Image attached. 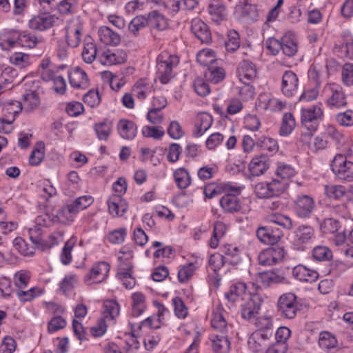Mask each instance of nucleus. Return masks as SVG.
Masks as SVG:
<instances>
[{
	"label": "nucleus",
	"mask_w": 353,
	"mask_h": 353,
	"mask_svg": "<svg viewBox=\"0 0 353 353\" xmlns=\"http://www.w3.org/2000/svg\"><path fill=\"white\" fill-rule=\"evenodd\" d=\"M65 65L61 64L57 67L49 65L48 61L46 59V81H52V89L58 94L63 95L66 91V82L65 79L59 74V70H64Z\"/></svg>",
	"instance_id": "obj_9"
},
{
	"label": "nucleus",
	"mask_w": 353,
	"mask_h": 353,
	"mask_svg": "<svg viewBox=\"0 0 353 353\" xmlns=\"http://www.w3.org/2000/svg\"><path fill=\"white\" fill-rule=\"evenodd\" d=\"M296 126V121L291 113H285L283 116L279 134L282 137L290 135Z\"/></svg>",
	"instance_id": "obj_52"
},
{
	"label": "nucleus",
	"mask_w": 353,
	"mask_h": 353,
	"mask_svg": "<svg viewBox=\"0 0 353 353\" xmlns=\"http://www.w3.org/2000/svg\"><path fill=\"white\" fill-rule=\"evenodd\" d=\"M247 292V286L244 282L236 281L231 284L228 292L224 294L225 298L230 303L243 301L250 295Z\"/></svg>",
	"instance_id": "obj_21"
},
{
	"label": "nucleus",
	"mask_w": 353,
	"mask_h": 353,
	"mask_svg": "<svg viewBox=\"0 0 353 353\" xmlns=\"http://www.w3.org/2000/svg\"><path fill=\"white\" fill-rule=\"evenodd\" d=\"M281 51L283 54L288 57H292L298 52V42L295 35L291 32H286L281 37Z\"/></svg>",
	"instance_id": "obj_30"
},
{
	"label": "nucleus",
	"mask_w": 353,
	"mask_h": 353,
	"mask_svg": "<svg viewBox=\"0 0 353 353\" xmlns=\"http://www.w3.org/2000/svg\"><path fill=\"white\" fill-rule=\"evenodd\" d=\"M77 242L76 236H71L65 243L60 254V260L63 265H68L72 262V251Z\"/></svg>",
	"instance_id": "obj_51"
},
{
	"label": "nucleus",
	"mask_w": 353,
	"mask_h": 353,
	"mask_svg": "<svg viewBox=\"0 0 353 353\" xmlns=\"http://www.w3.org/2000/svg\"><path fill=\"white\" fill-rule=\"evenodd\" d=\"M98 60L104 65L121 64L125 61L126 54L122 50L107 49L98 55Z\"/></svg>",
	"instance_id": "obj_19"
},
{
	"label": "nucleus",
	"mask_w": 353,
	"mask_h": 353,
	"mask_svg": "<svg viewBox=\"0 0 353 353\" xmlns=\"http://www.w3.org/2000/svg\"><path fill=\"white\" fill-rule=\"evenodd\" d=\"M275 174L282 179L281 181L285 182V180H289L294 177L296 174V171L295 168L290 164L283 162H278Z\"/></svg>",
	"instance_id": "obj_50"
},
{
	"label": "nucleus",
	"mask_w": 353,
	"mask_h": 353,
	"mask_svg": "<svg viewBox=\"0 0 353 353\" xmlns=\"http://www.w3.org/2000/svg\"><path fill=\"white\" fill-rule=\"evenodd\" d=\"M200 264L197 261L188 263L179 267L177 277L179 283H185L188 282L194 274Z\"/></svg>",
	"instance_id": "obj_44"
},
{
	"label": "nucleus",
	"mask_w": 353,
	"mask_h": 353,
	"mask_svg": "<svg viewBox=\"0 0 353 353\" xmlns=\"http://www.w3.org/2000/svg\"><path fill=\"white\" fill-rule=\"evenodd\" d=\"M119 260L118 271H132L134 252L132 247L123 246L117 254Z\"/></svg>",
	"instance_id": "obj_23"
},
{
	"label": "nucleus",
	"mask_w": 353,
	"mask_h": 353,
	"mask_svg": "<svg viewBox=\"0 0 353 353\" xmlns=\"http://www.w3.org/2000/svg\"><path fill=\"white\" fill-rule=\"evenodd\" d=\"M299 79L291 70L285 72L282 77L281 92L288 97L294 96L298 90Z\"/></svg>",
	"instance_id": "obj_20"
},
{
	"label": "nucleus",
	"mask_w": 353,
	"mask_h": 353,
	"mask_svg": "<svg viewBox=\"0 0 353 353\" xmlns=\"http://www.w3.org/2000/svg\"><path fill=\"white\" fill-rule=\"evenodd\" d=\"M70 84L74 88L85 89L89 85L86 72L80 67H74L68 72Z\"/></svg>",
	"instance_id": "obj_24"
},
{
	"label": "nucleus",
	"mask_w": 353,
	"mask_h": 353,
	"mask_svg": "<svg viewBox=\"0 0 353 353\" xmlns=\"http://www.w3.org/2000/svg\"><path fill=\"white\" fill-rule=\"evenodd\" d=\"M131 337L126 341L124 347L125 353H137L140 347V343L137 339L139 335V330H136L135 326L131 325Z\"/></svg>",
	"instance_id": "obj_58"
},
{
	"label": "nucleus",
	"mask_w": 353,
	"mask_h": 353,
	"mask_svg": "<svg viewBox=\"0 0 353 353\" xmlns=\"http://www.w3.org/2000/svg\"><path fill=\"white\" fill-rule=\"evenodd\" d=\"M256 106L260 110L279 112L285 108L286 103L270 94L261 93L257 99Z\"/></svg>",
	"instance_id": "obj_15"
},
{
	"label": "nucleus",
	"mask_w": 353,
	"mask_h": 353,
	"mask_svg": "<svg viewBox=\"0 0 353 353\" xmlns=\"http://www.w3.org/2000/svg\"><path fill=\"white\" fill-rule=\"evenodd\" d=\"M323 92L326 96L325 103L329 109L339 110L347 106V96L339 84L335 83H327L324 86Z\"/></svg>",
	"instance_id": "obj_5"
},
{
	"label": "nucleus",
	"mask_w": 353,
	"mask_h": 353,
	"mask_svg": "<svg viewBox=\"0 0 353 353\" xmlns=\"http://www.w3.org/2000/svg\"><path fill=\"white\" fill-rule=\"evenodd\" d=\"M130 314L134 317L141 316L147 307L146 296L141 292H135L131 294Z\"/></svg>",
	"instance_id": "obj_33"
},
{
	"label": "nucleus",
	"mask_w": 353,
	"mask_h": 353,
	"mask_svg": "<svg viewBox=\"0 0 353 353\" xmlns=\"http://www.w3.org/2000/svg\"><path fill=\"white\" fill-rule=\"evenodd\" d=\"M277 310L281 317L294 319L299 310L296 296L291 292L283 294L278 300Z\"/></svg>",
	"instance_id": "obj_7"
},
{
	"label": "nucleus",
	"mask_w": 353,
	"mask_h": 353,
	"mask_svg": "<svg viewBox=\"0 0 353 353\" xmlns=\"http://www.w3.org/2000/svg\"><path fill=\"white\" fill-rule=\"evenodd\" d=\"M268 220L270 222L277 224L282 226L286 230H290L293 227V223L292 219L284 214L274 213L269 216Z\"/></svg>",
	"instance_id": "obj_61"
},
{
	"label": "nucleus",
	"mask_w": 353,
	"mask_h": 353,
	"mask_svg": "<svg viewBox=\"0 0 353 353\" xmlns=\"http://www.w3.org/2000/svg\"><path fill=\"white\" fill-rule=\"evenodd\" d=\"M117 130L119 136L125 140H132L137 134V125L130 120L122 119L117 124Z\"/></svg>",
	"instance_id": "obj_27"
},
{
	"label": "nucleus",
	"mask_w": 353,
	"mask_h": 353,
	"mask_svg": "<svg viewBox=\"0 0 353 353\" xmlns=\"http://www.w3.org/2000/svg\"><path fill=\"white\" fill-rule=\"evenodd\" d=\"M325 195L334 200H339L343 197L346 192V189L341 185L329 184L324 187Z\"/></svg>",
	"instance_id": "obj_55"
},
{
	"label": "nucleus",
	"mask_w": 353,
	"mask_h": 353,
	"mask_svg": "<svg viewBox=\"0 0 353 353\" xmlns=\"http://www.w3.org/2000/svg\"><path fill=\"white\" fill-rule=\"evenodd\" d=\"M226 232L227 226L224 223L221 221L215 222L211 238L208 243V246L212 249L217 248L221 239L225 235Z\"/></svg>",
	"instance_id": "obj_41"
},
{
	"label": "nucleus",
	"mask_w": 353,
	"mask_h": 353,
	"mask_svg": "<svg viewBox=\"0 0 353 353\" xmlns=\"http://www.w3.org/2000/svg\"><path fill=\"white\" fill-rule=\"evenodd\" d=\"M153 91V86L148 79H140L135 82L132 92L139 100L143 101Z\"/></svg>",
	"instance_id": "obj_31"
},
{
	"label": "nucleus",
	"mask_w": 353,
	"mask_h": 353,
	"mask_svg": "<svg viewBox=\"0 0 353 353\" xmlns=\"http://www.w3.org/2000/svg\"><path fill=\"white\" fill-rule=\"evenodd\" d=\"M151 248H157L153 254L154 257L156 259L170 258L173 252L171 246H164L162 242L157 241L152 242Z\"/></svg>",
	"instance_id": "obj_60"
},
{
	"label": "nucleus",
	"mask_w": 353,
	"mask_h": 353,
	"mask_svg": "<svg viewBox=\"0 0 353 353\" xmlns=\"http://www.w3.org/2000/svg\"><path fill=\"white\" fill-rule=\"evenodd\" d=\"M324 117L323 104L318 103L301 110V123L303 128L310 132L318 129L319 123Z\"/></svg>",
	"instance_id": "obj_3"
},
{
	"label": "nucleus",
	"mask_w": 353,
	"mask_h": 353,
	"mask_svg": "<svg viewBox=\"0 0 353 353\" xmlns=\"http://www.w3.org/2000/svg\"><path fill=\"white\" fill-rule=\"evenodd\" d=\"M315 207V201L311 196L302 194L294 201L293 209L298 217L307 219L311 216Z\"/></svg>",
	"instance_id": "obj_12"
},
{
	"label": "nucleus",
	"mask_w": 353,
	"mask_h": 353,
	"mask_svg": "<svg viewBox=\"0 0 353 353\" xmlns=\"http://www.w3.org/2000/svg\"><path fill=\"white\" fill-rule=\"evenodd\" d=\"M98 34L100 41L105 45L117 46L121 41L119 34L107 26L101 27Z\"/></svg>",
	"instance_id": "obj_42"
},
{
	"label": "nucleus",
	"mask_w": 353,
	"mask_h": 353,
	"mask_svg": "<svg viewBox=\"0 0 353 353\" xmlns=\"http://www.w3.org/2000/svg\"><path fill=\"white\" fill-rule=\"evenodd\" d=\"M110 270V265L105 261L95 263L83 277V281L88 285L98 284L105 281Z\"/></svg>",
	"instance_id": "obj_8"
},
{
	"label": "nucleus",
	"mask_w": 353,
	"mask_h": 353,
	"mask_svg": "<svg viewBox=\"0 0 353 353\" xmlns=\"http://www.w3.org/2000/svg\"><path fill=\"white\" fill-rule=\"evenodd\" d=\"M113 123L108 119H105L101 121L95 123L93 125V130L96 137L100 141H107L112 132Z\"/></svg>",
	"instance_id": "obj_34"
},
{
	"label": "nucleus",
	"mask_w": 353,
	"mask_h": 353,
	"mask_svg": "<svg viewBox=\"0 0 353 353\" xmlns=\"http://www.w3.org/2000/svg\"><path fill=\"white\" fill-rule=\"evenodd\" d=\"M257 143L260 148L271 155L276 154L279 151L278 141L271 137H263L260 138Z\"/></svg>",
	"instance_id": "obj_53"
},
{
	"label": "nucleus",
	"mask_w": 353,
	"mask_h": 353,
	"mask_svg": "<svg viewBox=\"0 0 353 353\" xmlns=\"http://www.w3.org/2000/svg\"><path fill=\"white\" fill-rule=\"evenodd\" d=\"M120 307L119 303L113 300H108L103 303V318L105 320L113 321L119 315Z\"/></svg>",
	"instance_id": "obj_48"
},
{
	"label": "nucleus",
	"mask_w": 353,
	"mask_h": 353,
	"mask_svg": "<svg viewBox=\"0 0 353 353\" xmlns=\"http://www.w3.org/2000/svg\"><path fill=\"white\" fill-rule=\"evenodd\" d=\"M110 214L113 217H121L128 210L126 200L117 195H110L107 201Z\"/></svg>",
	"instance_id": "obj_18"
},
{
	"label": "nucleus",
	"mask_w": 353,
	"mask_h": 353,
	"mask_svg": "<svg viewBox=\"0 0 353 353\" xmlns=\"http://www.w3.org/2000/svg\"><path fill=\"white\" fill-rule=\"evenodd\" d=\"M292 274L295 279L307 283H313L319 278V273L303 265H298L293 268Z\"/></svg>",
	"instance_id": "obj_32"
},
{
	"label": "nucleus",
	"mask_w": 353,
	"mask_h": 353,
	"mask_svg": "<svg viewBox=\"0 0 353 353\" xmlns=\"http://www.w3.org/2000/svg\"><path fill=\"white\" fill-rule=\"evenodd\" d=\"M236 93L242 101H248L252 99L255 94V89L250 83H244L235 88Z\"/></svg>",
	"instance_id": "obj_62"
},
{
	"label": "nucleus",
	"mask_w": 353,
	"mask_h": 353,
	"mask_svg": "<svg viewBox=\"0 0 353 353\" xmlns=\"http://www.w3.org/2000/svg\"><path fill=\"white\" fill-rule=\"evenodd\" d=\"M97 54V48L96 43L90 37L84 40L83 47L81 52L83 61L88 64L93 63L96 59Z\"/></svg>",
	"instance_id": "obj_39"
},
{
	"label": "nucleus",
	"mask_w": 353,
	"mask_h": 353,
	"mask_svg": "<svg viewBox=\"0 0 353 353\" xmlns=\"http://www.w3.org/2000/svg\"><path fill=\"white\" fill-rule=\"evenodd\" d=\"M341 79L343 83L347 87H353V64L346 63L341 70Z\"/></svg>",
	"instance_id": "obj_64"
},
{
	"label": "nucleus",
	"mask_w": 353,
	"mask_h": 353,
	"mask_svg": "<svg viewBox=\"0 0 353 353\" xmlns=\"http://www.w3.org/2000/svg\"><path fill=\"white\" fill-rule=\"evenodd\" d=\"M225 262L230 265L235 266L243 261V249L235 245L227 244L222 250Z\"/></svg>",
	"instance_id": "obj_25"
},
{
	"label": "nucleus",
	"mask_w": 353,
	"mask_h": 353,
	"mask_svg": "<svg viewBox=\"0 0 353 353\" xmlns=\"http://www.w3.org/2000/svg\"><path fill=\"white\" fill-rule=\"evenodd\" d=\"M216 54L212 49L205 48L200 50L196 55L197 62L203 66L208 67L216 61Z\"/></svg>",
	"instance_id": "obj_56"
},
{
	"label": "nucleus",
	"mask_w": 353,
	"mask_h": 353,
	"mask_svg": "<svg viewBox=\"0 0 353 353\" xmlns=\"http://www.w3.org/2000/svg\"><path fill=\"white\" fill-rule=\"evenodd\" d=\"M208 12L212 19L216 23L224 20L227 15L225 6L221 0H210Z\"/></svg>",
	"instance_id": "obj_38"
},
{
	"label": "nucleus",
	"mask_w": 353,
	"mask_h": 353,
	"mask_svg": "<svg viewBox=\"0 0 353 353\" xmlns=\"http://www.w3.org/2000/svg\"><path fill=\"white\" fill-rule=\"evenodd\" d=\"M44 159V143L42 141L38 142L32 151L29 162L31 165L37 166L39 165Z\"/></svg>",
	"instance_id": "obj_57"
},
{
	"label": "nucleus",
	"mask_w": 353,
	"mask_h": 353,
	"mask_svg": "<svg viewBox=\"0 0 353 353\" xmlns=\"http://www.w3.org/2000/svg\"><path fill=\"white\" fill-rule=\"evenodd\" d=\"M141 133L145 138L159 140L164 136L165 130L160 125H145L141 129Z\"/></svg>",
	"instance_id": "obj_59"
},
{
	"label": "nucleus",
	"mask_w": 353,
	"mask_h": 353,
	"mask_svg": "<svg viewBox=\"0 0 353 353\" xmlns=\"http://www.w3.org/2000/svg\"><path fill=\"white\" fill-rule=\"evenodd\" d=\"M337 344V339L333 334L326 331L320 332L318 345L321 349L328 351L336 347Z\"/></svg>",
	"instance_id": "obj_46"
},
{
	"label": "nucleus",
	"mask_w": 353,
	"mask_h": 353,
	"mask_svg": "<svg viewBox=\"0 0 353 353\" xmlns=\"http://www.w3.org/2000/svg\"><path fill=\"white\" fill-rule=\"evenodd\" d=\"M285 256L283 248L276 246L261 251L259 256V263L262 265H272L281 261Z\"/></svg>",
	"instance_id": "obj_16"
},
{
	"label": "nucleus",
	"mask_w": 353,
	"mask_h": 353,
	"mask_svg": "<svg viewBox=\"0 0 353 353\" xmlns=\"http://www.w3.org/2000/svg\"><path fill=\"white\" fill-rule=\"evenodd\" d=\"M287 188V183L276 179L269 181H261L255 184L254 192L256 196L266 199L279 196Z\"/></svg>",
	"instance_id": "obj_4"
},
{
	"label": "nucleus",
	"mask_w": 353,
	"mask_h": 353,
	"mask_svg": "<svg viewBox=\"0 0 353 353\" xmlns=\"http://www.w3.org/2000/svg\"><path fill=\"white\" fill-rule=\"evenodd\" d=\"M213 123V119L211 114L207 112L199 113L196 118L193 135L195 137H201L210 128Z\"/></svg>",
	"instance_id": "obj_28"
},
{
	"label": "nucleus",
	"mask_w": 353,
	"mask_h": 353,
	"mask_svg": "<svg viewBox=\"0 0 353 353\" xmlns=\"http://www.w3.org/2000/svg\"><path fill=\"white\" fill-rule=\"evenodd\" d=\"M220 205L225 212L229 213L238 212L242 208L240 199L232 194L223 195L220 199Z\"/></svg>",
	"instance_id": "obj_37"
},
{
	"label": "nucleus",
	"mask_w": 353,
	"mask_h": 353,
	"mask_svg": "<svg viewBox=\"0 0 353 353\" xmlns=\"http://www.w3.org/2000/svg\"><path fill=\"white\" fill-rule=\"evenodd\" d=\"M148 24L153 29L164 30L168 27L166 18L162 14L154 10L150 12L147 18Z\"/></svg>",
	"instance_id": "obj_45"
},
{
	"label": "nucleus",
	"mask_w": 353,
	"mask_h": 353,
	"mask_svg": "<svg viewBox=\"0 0 353 353\" xmlns=\"http://www.w3.org/2000/svg\"><path fill=\"white\" fill-rule=\"evenodd\" d=\"M270 160L265 155L255 156L252 159L248 170L253 176H260L264 174L270 168Z\"/></svg>",
	"instance_id": "obj_22"
},
{
	"label": "nucleus",
	"mask_w": 353,
	"mask_h": 353,
	"mask_svg": "<svg viewBox=\"0 0 353 353\" xmlns=\"http://www.w3.org/2000/svg\"><path fill=\"white\" fill-rule=\"evenodd\" d=\"M192 32L202 43H209L211 41V32L208 26L199 19H194L191 24Z\"/></svg>",
	"instance_id": "obj_29"
},
{
	"label": "nucleus",
	"mask_w": 353,
	"mask_h": 353,
	"mask_svg": "<svg viewBox=\"0 0 353 353\" xmlns=\"http://www.w3.org/2000/svg\"><path fill=\"white\" fill-rule=\"evenodd\" d=\"M83 23L79 17L72 19L65 27V39L68 46L76 48L81 41Z\"/></svg>",
	"instance_id": "obj_13"
},
{
	"label": "nucleus",
	"mask_w": 353,
	"mask_h": 353,
	"mask_svg": "<svg viewBox=\"0 0 353 353\" xmlns=\"http://www.w3.org/2000/svg\"><path fill=\"white\" fill-rule=\"evenodd\" d=\"M256 236L261 242L274 245L279 241L282 235L279 230H274L270 227L264 226L257 229Z\"/></svg>",
	"instance_id": "obj_26"
},
{
	"label": "nucleus",
	"mask_w": 353,
	"mask_h": 353,
	"mask_svg": "<svg viewBox=\"0 0 353 353\" xmlns=\"http://www.w3.org/2000/svg\"><path fill=\"white\" fill-rule=\"evenodd\" d=\"M179 63V58L168 51L161 52L157 58V75L163 84L168 83L172 78V70Z\"/></svg>",
	"instance_id": "obj_2"
},
{
	"label": "nucleus",
	"mask_w": 353,
	"mask_h": 353,
	"mask_svg": "<svg viewBox=\"0 0 353 353\" xmlns=\"http://www.w3.org/2000/svg\"><path fill=\"white\" fill-rule=\"evenodd\" d=\"M43 228L44 217L43 216H38L34 221V225L28 231L29 237L32 243L37 248L41 250L44 249Z\"/></svg>",
	"instance_id": "obj_17"
},
{
	"label": "nucleus",
	"mask_w": 353,
	"mask_h": 353,
	"mask_svg": "<svg viewBox=\"0 0 353 353\" xmlns=\"http://www.w3.org/2000/svg\"><path fill=\"white\" fill-rule=\"evenodd\" d=\"M331 170L340 180L353 181V161L342 154L334 156L331 163Z\"/></svg>",
	"instance_id": "obj_6"
},
{
	"label": "nucleus",
	"mask_w": 353,
	"mask_h": 353,
	"mask_svg": "<svg viewBox=\"0 0 353 353\" xmlns=\"http://www.w3.org/2000/svg\"><path fill=\"white\" fill-rule=\"evenodd\" d=\"M272 337L270 333L267 334L261 331H254L248 338V348L254 353H264L271 343Z\"/></svg>",
	"instance_id": "obj_14"
},
{
	"label": "nucleus",
	"mask_w": 353,
	"mask_h": 353,
	"mask_svg": "<svg viewBox=\"0 0 353 353\" xmlns=\"http://www.w3.org/2000/svg\"><path fill=\"white\" fill-rule=\"evenodd\" d=\"M14 248L23 256H30L34 254L37 247L29 246L28 243L21 237H17L13 241Z\"/></svg>",
	"instance_id": "obj_54"
},
{
	"label": "nucleus",
	"mask_w": 353,
	"mask_h": 353,
	"mask_svg": "<svg viewBox=\"0 0 353 353\" xmlns=\"http://www.w3.org/2000/svg\"><path fill=\"white\" fill-rule=\"evenodd\" d=\"M227 312L221 303L217 304L212 310L210 323L212 328L223 334H228L232 331V325L228 323L226 316Z\"/></svg>",
	"instance_id": "obj_10"
},
{
	"label": "nucleus",
	"mask_w": 353,
	"mask_h": 353,
	"mask_svg": "<svg viewBox=\"0 0 353 353\" xmlns=\"http://www.w3.org/2000/svg\"><path fill=\"white\" fill-rule=\"evenodd\" d=\"M314 235V232L312 228L310 226H300L295 232L294 244L299 248L303 246L304 244L307 243Z\"/></svg>",
	"instance_id": "obj_43"
},
{
	"label": "nucleus",
	"mask_w": 353,
	"mask_h": 353,
	"mask_svg": "<svg viewBox=\"0 0 353 353\" xmlns=\"http://www.w3.org/2000/svg\"><path fill=\"white\" fill-rule=\"evenodd\" d=\"M285 278L272 271L259 272L256 276V281L261 283V287H268L272 284L283 283Z\"/></svg>",
	"instance_id": "obj_40"
},
{
	"label": "nucleus",
	"mask_w": 353,
	"mask_h": 353,
	"mask_svg": "<svg viewBox=\"0 0 353 353\" xmlns=\"http://www.w3.org/2000/svg\"><path fill=\"white\" fill-rule=\"evenodd\" d=\"M242 301L243 303L240 306L241 317L247 321L255 318L263 303L261 296L256 293L250 294Z\"/></svg>",
	"instance_id": "obj_11"
},
{
	"label": "nucleus",
	"mask_w": 353,
	"mask_h": 353,
	"mask_svg": "<svg viewBox=\"0 0 353 353\" xmlns=\"http://www.w3.org/2000/svg\"><path fill=\"white\" fill-rule=\"evenodd\" d=\"M211 346L216 353H228L230 348V343L228 334H211L209 336Z\"/></svg>",
	"instance_id": "obj_35"
},
{
	"label": "nucleus",
	"mask_w": 353,
	"mask_h": 353,
	"mask_svg": "<svg viewBox=\"0 0 353 353\" xmlns=\"http://www.w3.org/2000/svg\"><path fill=\"white\" fill-rule=\"evenodd\" d=\"M255 325L257 327L256 331H261L263 334L273 335V317L271 315L264 314L256 319Z\"/></svg>",
	"instance_id": "obj_49"
},
{
	"label": "nucleus",
	"mask_w": 353,
	"mask_h": 353,
	"mask_svg": "<svg viewBox=\"0 0 353 353\" xmlns=\"http://www.w3.org/2000/svg\"><path fill=\"white\" fill-rule=\"evenodd\" d=\"M46 194L49 198L52 199L54 205H51L50 203H46V215H47L52 222H61L64 224L73 222L78 212L72 203L67 204L62 207L60 210L57 211L56 214L52 212L54 209L57 206L58 196L57 189L49 181H46Z\"/></svg>",
	"instance_id": "obj_1"
},
{
	"label": "nucleus",
	"mask_w": 353,
	"mask_h": 353,
	"mask_svg": "<svg viewBox=\"0 0 353 353\" xmlns=\"http://www.w3.org/2000/svg\"><path fill=\"white\" fill-rule=\"evenodd\" d=\"M237 73L241 81L253 80L256 77V65L251 61L243 60L239 64Z\"/></svg>",
	"instance_id": "obj_36"
},
{
	"label": "nucleus",
	"mask_w": 353,
	"mask_h": 353,
	"mask_svg": "<svg viewBox=\"0 0 353 353\" xmlns=\"http://www.w3.org/2000/svg\"><path fill=\"white\" fill-rule=\"evenodd\" d=\"M336 123L343 127L353 126V110H347L344 112H340L335 115Z\"/></svg>",
	"instance_id": "obj_63"
},
{
	"label": "nucleus",
	"mask_w": 353,
	"mask_h": 353,
	"mask_svg": "<svg viewBox=\"0 0 353 353\" xmlns=\"http://www.w3.org/2000/svg\"><path fill=\"white\" fill-rule=\"evenodd\" d=\"M173 176L176 185L179 189H186L191 183L190 175L184 168H177L174 172Z\"/></svg>",
	"instance_id": "obj_47"
}]
</instances>
